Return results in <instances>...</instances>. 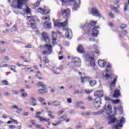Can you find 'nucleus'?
I'll return each instance as SVG.
<instances>
[{
    "mask_svg": "<svg viewBox=\"0 0 129 129\" xmlns=\"http://www.w3.org/2000/svg\"><path fill=\"white\" fill-rule=\"evenodd\" d=\"M25 88H26V89H31V85H25Z\"/></svg>",
    "mask_w": 129,
    "mask_h": 129,
    "instance_id": "50",
    "label": "nucleus"
},
{
    "mask_svg": "<svg viewBox=\"0 0 129 129\" xmlns=\"http://www.w3.org/2000/svg\"><path fill=\"white\" fill-rule=\"evenodd\" d=\"M77 0H60L62 3V6H66L68 3H74L76 2Z\"/></svg>",
    "mask_w": 129,
    "mask_h": 129,
    "instance_id": "21",
    "label": "nucleus"
},
{
    "mask_svg": "<svg viewBox=\"0 0 129 129\" xmlns=\"http://www.w3.org/2000/svg\"><path fill=\"white\" fill-rule=\"evenodd\" d=\"M17 31V26L15 25L11 29V32H16Z\"/></svg>",
    "mask_w": 129,
    "mask_h": 129,
    "instance_id": "39",
    "label": "nucleus"
},
{
    "mask_svg": "<svg viewBox=\"0 0 129 129\" xmlns=\"http://www.w3.org/2000/svg\"><path fill=\"white\" fill-rule=\"evenodd\" d=\"M38 92L40 93L41 94H44V93H46V92L45 91V90L40 89L38 90Z\"/></svg>",
    "mask_w": 129,
    "mask_h": 129,
    "instance_id": "35",
    "label": "nucleus"
},
{
    "mask_svg": "<svg viewBox=\"0 0 129 129\" xmlns=\"http://www.w3.org/2000/svg\"><path fill=\"white\" fill-rule=\"evenodd\" d=\"M37 85L39 86V87H42V88H44V89L47 87L45 84H43V83L41 82H38Z\"/></svg>",
    "mask_w": 129,
    "mask_h": 129,
    "instance_id": "25",
    "label": "nucleus"
},
{
    "mask_svg": "<svg viewBox=\"0 0 129 129\" xmlns=\"http://www.w3.org/2000/svg\"><path fill=\"white\" fill-rule=\"evenodd\" d=\"M119 99H116V100H112V102L114 103V104H117V103H119Z\"/></svg>",
    "mask_w": 129,
    "mask_h": 129,
    "instance_id": "37",
    "label": "nucleus"
},
{
    "mask_svg": "<svg viewBox=\"0 0 129 129\" xmlns=\"http://www.w3.org/2000/svg\"><path fill=\"white\" fill-rule=\"evenodd\" d=\"M9 127L10 129H14V128H16V126H15L14 125H10L9 126Z\"/></svg>",
    "mask_w": 129,
    "mask_h": 129,
    "instance_id": "48",
    "label": "nucleus"
},
{
    "mask_svg": "<svg viewBox=\"0 0 129 129\" xmlns=\"http://www.w3.org/2000/svg\"><path fill=\"white\" fill-rule=\"evenodd\" d=\"M128 4L127 3H125L124 4V10L123 12H126L127 11H128Z\"/></svg>",
    "mask_w": 129,
    "mask_h": 129,
    "instance_id": "28",
    "label": "nucleus"
},
{
    "mask_svg": "<svg viewBox=\"0 0 129 129\" xmlns=\"http://www.w3.org/2000/svg\"><path fill=\"white\" fill-rule=\"evenodd\" d=\"M31 100L32 101V103H35L37 101L36 99L34 98L33 97H31Z\"/></svg>",
    "mask_w": 129,
    "mask_h": 129,
    "instance_id": "49",
    "label": "nucleus"
},
{
    "mask_svg": "<svg viewBox=\"0 0 129 129\" xmlns=\"http://www.w3.org/2000/svg\"><path fill=\"white\" fill-rule=\"evenodd\" d=\"M42 37L45 43H50V38L47 36V34L45 32L42 33Z\"/></svg>",
    "mask_w": 129,
    "mask_h": 129,
    "instance_id": "13",
    "label": "nucleus"
},
{
    "mask_svg": "<svg viewBox=\"0 0 129 129\" xmlns=\"http://www.w3.org/2000/svg\"><path fill=\"white\" fill-rule=\"evenodd\" d=\"M127 26L125 24H122L120 27V29H121L122 30H123L124 29H125L126 28Z\"/></svg>",
    "mask_w": 129,
    "mask_h": 129,
    "instance_id": "43",
    "label": "nucleus"
},
{
    "mask_svg": "<svg viewBox=\"0 0 129 129\" xmlns=\"http://www.w3.org/2000/svg\"><path fill=\"white\" fill-rule=\"evenodd\" d=\"M91 14L95 17H99V18H100V14H99V11H98L96 8H92L91 11Z\"/></svg>",
    "mask_w": 129,
    "mask_h": 129,
    "instance_id": "9",
    "label": "nucleus"
},
{
    "mask_svg": "<svg viewBox=\"0 0 129 129\" xmlns=\"http://www.w3.org/2000/svg\"><path fill=\"white\" fill-rule=\"evenodd\" d=\"M70 9H67L66 10L61 9V13L63 16V17H66V18H69L70 17Z\"/></svg>",
    "mask_w": 129,
    "mask_h": 129,
    "instance_id": "7",
    "label": "nucleus"
},
{
    "mask_svg": "<svg viewBox=\"0 0 129 129\" xmlns=\"http://www.w3.org/2000/svg\"><path fill=\"white\" fill-rule=\"evenodd\" d=\"M44 47L46 48V50H48L47 51L49 52L48 55H51L53 52V49H52V45L45 44Z\"/></svg>",
    "mask_w": 129,
    "mask_h": 129,
    "instance_id": "14",
    "label": "nucleus"
},
{
    "mask_svg": "<svg viewBox=\"0 0 129 129\" xmlns=\"http://www.w3.org/2000/svg\"><path fill=\"white\" fill-rule=\"evenodd\" d=\"M18 108L17 105H14L11 107L12 109H18Z\"/></svg>",
    "mask_w": 129,
    "mask_h": 129,
    "instance_id": "52",
    "label": "nucleus"
},
{
    "mask_svg": "<svg viewBox=\"0 0 129 129\" xmlns=\"http://www.w3.org/2000/svg\"><path fill=\"white\" fill-rule=\"evenodd\" d=\"M66 118H67V116L66 115H63L62 117H60L59 118V119L61 120V121H64V120H65L66 119Z\"/></svg>",
    "mask_w": 129,
    "mask_h": 129,
    "instance_id": "34",
    "label": "nucleus"
},
{
    "mask_svg": "<svg viewBox=\"0 0 129 129\" xmlns=\"http://www.w3.org/2000/svg\"><path fill=\"white\" fill-rule=\"evenodd\" d=\"M98 64L100 67H101V68H103L106 66V62H105L104 60H99Z\"/></svg>",
    "mask_w": 129,
    "mask_h": 129,
    "instance_id": "15",
    "label": "nucleus"
},
{
    "mask_svg": "<svg viewBox=\"0 0 129 129\" xmlns=\"http://www.w3.org/2000/svg\"><path fill=\"white\" fill-rule=\"evenodd\" d=\"M97 29H99V27H95L92 29V31L93 32V33H92V36L93 37H97L98 34H99V31L97 30Z\"/></svg>",
    "mask_w": 129,
    "mask_h": 129,
    "instance_id": "12",
    "label": "nucleus"
},
{
    "mask_svg": "<svg viewBox=\"0 0 129 129\" xmlns=\"http://www.w3.org/2000/svg\"><path fill=\"white\" fill-rule=\"evenodd\" d=\"M51 23H49L48 22H44V26L45 28H46V29H50L51 27Z\"/></svg>",
    "mask_w": 129,
    "mask_h": 129,
    "instance_id": "24",
    "label": "nucleus"
},
{
    "mask_svg": "<svg viewBox=\"0 0 129 129\" xmlns=\"http://www.w3.org/2000/svg\"><path fill=\"white\" fill-rule=\"evenodd\" d=\"M77 51L80 54H83L84 53V49L81 45H79L77 48Z\"/></svg>",
    "mask_w": 129,
    "mask_h": 129,
    "instance_id": "22",
    "label": "nucleus"
},
{
    "mask_svg": "<svg viewBox=\"0 0 129 129\" xmlns=\"http://www.w3.org/2000/svg\"><path fill=\"white\" fill-rule=\"evenodd\" d=\"M25 12L26 13L27 15H30L31 14V9L29 7H27Z\"/></svg>",
    "mask_w": 129,
    "mask_h": 129,
    "instance_id": "32",
    "label": "nucleus"
},
{
    "mask_svg": "<svg viewBox=\"0 0 129 129\" xmlns=\"http://www.w3.org/2000/svg\"><path fill=\"white\" fill-rule=\"evenodd\" d=\"M81 104H83V101L77 102L76 103V105H77V107H79V106H80V105H81Z\"/></svg>",
    "mask_w": 129,
    "mask_h": 129,
    "instance_id": "38",
    "label": "nucleus"
},
{
    "mask_svg": "<svg viewBox=\"0 0 129 129\" xmlns=\"http://www.w3.org/2000/svg\"><path fill=\"white\" fill-rule=\"evenodd\" d=\"M97 24V21H92L89 24L88 23H86V24L82 27L84 30H90L91 29V27H94Z\"/></svg>",
    "mask_w": 129,
    "mask_h": 129,
    "instance_id": "3",
    "label": "nucleus"
},
{
    "mask_svg": "<svg viewBox=\"0 0 129 129\" xmlns=\"http://www.w3.org/2000/svg\"><path fill=\"white\" fill-rule=\"evenodd\" d=\"M40 121H41V122H43V121H49V119H46L45 118H43V117H40Z\"/></svg>",
    "mask_w": 129,
    "mask_h": 129,
    "instance_id": "33",
    "label": "nucleus"
},
{
    "mask_svg": "<svg viewBox=\"0 0 129 129\" xmlns=\"http://www.w3.org/2000/svg\"><path fill=\"white\" fill-rule=\"evenodd\" d=\"M35 125L36 128H41V127L42 126L41 125H39V124H35Z\"/></svg>",
    "mask_w": 129,
    "mask_h": 129,
    "instance_id": "57",
    "label": "nucleus"
},
{
    "mask_svg": "<svg viewBox=\"0 0 129 129\" xmlns=\"http://www.w3.org/2000/svg\"><path fill=\"white\" fill-rule=\"evenodd\" d=\"M80 4H81V1L80 0L78 1V3H76L74 6V8H73V10L74 11H77L78 9L80 8Z\"/></svg>",
    "mask_w": 129,
    "mask_h": 129,
    "instance_id": "17",
    "label": "nucleus"
},
{
    "mask_svg": "<svg viewBox=\"0 0 129 129\" xmlns=\"http://www.w3.org/2000/svg\"><path fill=\"white\" fill-rule=\"evenodd\" d=\"M74 60H77L76 61H74L73 63L76 64V66L77 67H80V62H81V60H80V58L75 57L74 58Z\"/></svg>",
    "mask_w": 129,
    "mask_h": 129,
    "instance_id": "18",
    "label": "nucleus"
},
{
    "mask_svg": "<svg viewBox=\"0 0 129 129\" xmlns=\"http://www.w3.org/2000/svg\"><path fill=\"white\" fill-rule=\"evenodd\" d=\"M67 102H68V103H72V99L71 98H68L67 99Z\"/></svg>",
    "mask_w": 129,
    "mask_h": 129,
    "instance_id": "51",
    "label": "nucleus"
},
{
    "mask_svg": "<svg viewBox=\"0 0 129 129\" xmlns=\"http://www.w3.org/2000/svg\"><path fill=\"white\" fill-rule=\"evenodd\" d=\"M119 6H118V5H117V7H115L114 6H113V7H112V9L113 10L114 12H115L116 13H117V14L119 13V10H117V9H118Z\"/></svg>",
    "mask_w": 129,
    "mask_h": 129,
    "instance_id": "29",
    "label": "nucleus"
},
{
    "mask_svg": "<svg viewBox=\"0 0 129 129\" xmlns=\"http://www.w3.org/2000/svg\"><path fill=\"white\" fill-rule=\"evenodd\" d=\"M31 122L32 124H33L34 125H36V121H35V120H32L31 121Z\"/></svg>",
    "mask_w": 129,
    "mask_h": 129,
    "instance_id": "61",
    "label": "nucleus"
},
{
    "mask_svg": "<svg viewBox=\"0 0 129 129\" xmlns=\"http://www.w3.org/2000/svg\"><path fill=\"white\" fill-rule=\"evenodd\" d=\"M105 100L106 101H111V102H112V99H111V98H109V97H105Z\"/></svg>",
    "mask_w": 129,
    "mask_h": 129,
    "instance_id": "41",
    "label": "nucleus"
},
{
    "mask_svg": "<svg viewBox=\"0 0 129 129\" xmlns=\"http://www.w3.org/2000/svg\"><path fill=\"white\" fill-rule=\"evenodd\" d=\"M17 110L18 111H16V112H17V113H20V111H22L23 110L20 108H17Z\"/></svg>",
    "mask_w": 129,
    "mask_h": 129,
    "instance_id": "58",
    "label": "nucleus"
},
{
    "mask_svg": "<svg viewBox=\"0 0 129 129\" xmlns=\"http://www.w3.org/2000/svg\"><path fill=\"white\" fill-rule=\"evenodd\" d=\"M16 68H17V67H16V66H14V65L10 66V69L11 71H13V72H15V73H17V70H16Z\"/></svg>",
    "mask_w": 129,
    "mask_h": 129,
    "instance_id": "27",
    "label": "nucleus"
},
{
    "mask_svg": "<svg viewBox=\"0 0 129 129\" xmlns=\"http://www.w3.org/2000/svg\"><path fill=\"white\" fill-rule=\"evenodd\" d=\"M60 103L59 101H54L51 103L52 106H59Z\"/></svg>",
    "mask_w": 129,
    "mask_h": 129,
    "instance_id": "26",
    "label": "nucleus"
},
{
    "mask_svg": "<svg viewBox=\"0 0 129 129\" xmlns=\"http://www.w3.org/2000/svg\"><path fill=\"white\" fill-rule=\"evenodd\" d=\"M85 59L87 61H89L90 65L92 67L95 66V61H94V58L91 57L89 54H85Z\"/></svg>",
    "mask_w": 129,
    "mask_h": 129,
    "instance_id": "4",
    "label": "nucleus"
},
{
    "mask_svg": "<svg viewBox=\"0 0 129 129\" xmlns=\"http://www.w3.org/2000/svg\"><path fill=\"white\" fill-rule=\"evenodd\" d=\"M65 112V110L64 109H62L61 111H59L58 112V115H61V114H62V113H63V112Z\"/></svg>",
    "mask_w": 129,
    "mask_h": 129,
    "instance_id": "46",
    "label": "nucleus"
},
{
    "mask_svg": "<svg viewBox=\"0 0 129 129\" xmlns=\"http://www.w3.org/2000/svg\"><path fill=\"white\" fill-rule=\"evenodd\" d=\"M113 97L114 98H118L120 96V90H116L114 91V94H113Z\"/></svg>",
    "mask_w": 129,
    "mask_h": 129,
    "instance_id": "16",
    "label": "nucleus"
},
{
    "mask_svg": "<svg viewBox=\"0 0 129 129\" xmlns=\"http://www.w3.org/2000/svg\"><path fill=\"white\" fill-rule=\"evenodd\" d=\"M39 6H40V2L38 1V2H36V4L35 7L36 8H38V7H39Z\"/></svg>",
    "mask_w": 129,
    "mask_h": 129,
    "instance_id": "59",
    "label": "nucleus"
},
{
    "mask_svg": "<svg viewBox=\"0 0 129 129\" xmlns=\"http://www.w3.org/2000/svg\"><path fill=\"white\" fill-rule=\"evenodd\" d=\"M28 0H17V5L12 4V7L14 9H18V10H22L23 8V5L27 4Z\"/></svg>",
    "mask_w": 129,
    "mask_h": 129,
    "instance_id": "2",
    "label": "nucleus"
},
{
    "mask_svg": "<svg viewBox=\"0 0 129 129\" xmlns=\"http://www.w3.org/2000/svg\"><path fill=\"white\" fill-rule=\"evenodd\" d=\"M38 11L39 12H42L43 13V15H48V14L50 13V10H48V9H42V8H39Z\"/></svg>",
    "mask_w": 129,
    "mask_h": 129,
    "instance_id": "20",
    "label": "nucleus"
},
{
    "mask_svg": "<svg viewBox=\"0 0 129 129\" xmlns=\"http://www.w3.org/2000/svg\"><path fill=\"white\" fill-rule=\"evenodd\" d=\"M43 62L44 64H47L49 63V62H50V60H49V59H48V58H47V57H43Z\"/></svg>",
    "mask_w": 129,
    "mask_h": 129,
    "instance_id": "31",
    "label": "nucleus"
},
{
    "mask_svg": "<svg viewBox=\"0 0 129 129\" xmlns=\"http://www.w3.org/2000/svg\"><path fill=\"white\" fill-rule=\"evenodd\" d=\"M39 101L40 102H44V101H45V99L44 98H40L39 99Z\"/></svg>",
    "mask_w": 129,
    "mask_h": 129,
    "instance_id": "47",
    "label": "nucleus"
},
{
    "mask_svg": "<svg viewBox=\"0 0 129 129\" xmlns=\"http://www.w3.org/2000/svg\"><path fill=\"white\" fill-rule=\"evenodd\" d=\"M8 31H9V29H6L5 30V31H3V33H4V34H6V33H8Z\"/></svg>",
    "mask_w": 129,
    "mask_h": 129,
    "instance_id": "63",
    "label": "nucleus"
},
{
    "mask_svg": "<svg viewBox=\"0 0 129 129\" xmlns=\"http://www.w3.org/2000/svg\"><path fill=\"white\" fill-rule=\"evenodd\" d=\"M89 84L90 85V86H94V85H95L96 84V81H90L89 82Z\"/></svg>",
    "mask_w": 129,
    "mask_h": 129,
    "instance_id": "30",
    "label": "nucleus"
},
{
    "mask_svg": "<svg viewBox=\"0 0 129 129\" xmlns=\"http://www.w3.org/2000/svg\"><path fill=\"white\" fill-rule=\"evenodd\" d=\"M67 24H68V20H66L65 21L62 23H60L58 21H55L54 27H58V28H61L62 27H66Z\"/></svg>",
    "mask_w": 129,
    "mask_h": 129,
    "instance_id": "5",
    "label": "nucleus"
},
{
    "mask_svg": "<svg viewBox=\"0 0 129 129\" xmlns=\"http://www.w3.org/2000/svg\"><path fill=\"white\" fill-rule=\"evenodd\" d=\"M122 32V33H123V34H127V31L126 30H124V31H121Z\"/></svg>",
    "mask_w": 129,
    "mask_h": 129,
    "instance_id": "62",
    "label": "nucleus"
},
{
    "mask_svg": "<svg viewBox=\"0 0 129 129\" xmlns=\"http://www.w3.org/2000/svg\"><path fill=\"white\" fill-rule=\"evenodd\" d=\"M63 65L60 66L59 67L56 68V69H58V70H62L63 68Z\"/></svg>",
    "mask_w": 129,
    "mask_h": 129,
    "instance_id": "55",
    "label": "nucleus"
},
{
    "mask_svg": "<svg viewBox=\"0 0 129 129\" xmlns=\"http://www.w3.org/2000/svg\"><path fill=\"white\" fill-rule=\"evenodd\" d=\"M12 93H13V94H14L15 95H18V94H19V93H20V92H19V91L13 90L12 91Z\"/></svg>",
    "mask_w": 129,
    "mask_h": 129,
    "instance_id": "42",
    "label": "nucleus"
},
{
    "mask_svg": "<svg viewBox=\"0 0 129 129\" xmlns=\"http://www.w3.org/2000/svg\"><path fill=\"white\" fill-rule=\"evenodd\" d=\"M52 35V44L55 45L56 44V41H57V33L55 32H51Z\"/></svg>",
    "mask_w": 129,
    "mask_h": 129,
    "instance_id": "10",
    "label": "nucleus"
},
{
    "mask_svg": "<svg viewBox=\"0 0 129 129\" xmlns=\"http://www.w3.org/2000/svg\"><path fill=\"white\" fill-rule=\"evenodd\" d=\"M10 119L11 120H13L14 121L15 124H18L19 123V122H18V121H17V120H15L12 118H10Z\"/></svg>",
    "mask_w": 129,
    "mask_h": 129,
    "instance_id": "44",
    "label": "nucleus"
},
{
    "mask_svg": "<svg viewBox=\"0 0 129 129\" xmlns=\"http://www.w3.org/2000/svg\"><path fill=\"white\" fill-rule=\"evenodd\" d=\"M49 51H47V50H44L43 51H42V54L43 55H49Z\"/></svg>",
    "mask_w": 129,
    "mask_h": 129,
    "instance_id": "45",
    "label": "nucleus"
},
{
    "mask_svg": "<svg viewBox=\"0 0 129 129\" xmlns=\"http://www.w3.org/2000/svg\"><path fill=\"white\" fill-rule=\"evenodd\" d=\"M106 112L107 114L109 115L111 113H112V108L111 107V105H108L106 108V105L104 106L103 109L98 111L97 112H94L92 113V115H99V114H102L104 112Z\"/></svg>",
    "mask_w": 129,
    "mask_h": 129,
    "instance_id": "1",
    "label": "nucleus"
},
{
    "mask_svg": "<svg viewBox=\"0 0 129 129\" xmlns=\"http://www.w3.org/2000/svg\"><path fill=\"white\" fill-rule=\"evenodd\" d=\"M2 83L3 84V85H9V82L7 80L2 81Z\"/></svg>",
    "mask_w": 129,
    "mask_h": 129,
    "instance_id": "36",
    "label": "nucleus"
},
{
    "mask_svg": "<svg viewBox=\"0 0 129 129\" xmlns=\"http://www.w3.org/2000/svg\"><path fill=\"white\" fill-rule=\"evenodd\" d=\"M28 95L26 93H23L21 94L22 97H26Z\"/></svg>",
    "mask_w": 129,
    "mask_h": 129,
    "instance_id": "56",
    "label": "nucleus"
},
{
    "mask_svg": "<svg viewBox=\"0 0 129 129\" xmlns=\"http://www.w3.org/2000/svg\"><path fill=\"white\" fill-rule=\"evenodd\" d=\"M63 56H62V55L59 56L58 57V59H59V60H63Z\"/></svg>",
    "mask_w": 129,
    "mask_h": 129,
    "instance_id": "64",
    "label": "nucleus"
},
{
    "mask_svg": "<svg viewBox=\"0 0 129 129\" xmlns=\"http://www.w3.org/2000/svg\"><path fill=\"white\" fill-rule=\"evenodd\" d=\"M109 16L110 17V18H114V15H113V14H112V13H109Z\"/></svg>",
    "mask_w": 129,
    "mask_h": 129,
    "instance_id": "60",
    "label": "nucleus"
},
{
    "mask_svg": "<svg viewBox=\"0 0 129 129\" xmlns=\"http://www.w3.org/2000/svg\"><path fill=\"white\" fill-rule=\"evenodd\" d=\"M117 80V78H115L113 81L110 84V90L111 91V93H112L114 90V87H115V83H116Z\"/></svg>",
    "mask_w": 129,
    "mask_h": 129,
    "instance_id": "8",
    "label": "nucleus"
},
{
    "mask_svg": "<svg viewBox=\"0 0 129 129\" xmlns=\"http://www.w3.org/2000/svg\"><path fill=\"white\" fill-rule=\"evenodd\" d=\"M81 78L82 83H84V82H86V81H87V80H90V78L87 76H85V77L81 76Z\"/></svg>",
    "mask_w": 129,
    "mask_h": 129,
    "instance_id": "23",
    "label": "nucleus"
},
{
    "mask_svg": "<svg viewBox=\"0 0 129 129\" xmlns=\"http://www.w3.org/2000/svg\"><path fill=\"white\" fill-rule=\"evenodd\" d=\"M30 25H31V28H32V29H33V30H35V29H36V24L35 23H31L30 24Z\"/></svg>",
    "mask_w": 129,
    "mask_h": 129,
    "instance_id": "40",
    "label": "nucleus"
},
{
    "mask_svg": "<svg viewBox=\"0 0 129 129\" xmlns=\"http://www.w3.org/2000/svg\"><path fill=\"white\" fill-rule=\"evenodd\" d=\"M4 95L5 96H9L11 95V94L8 92H6L4 93Z\"/></svg>",
    "mask_w": 129,
    "mask_h": 129,
    "instance_id": "54",
    "label": "nucleus"
},
{
    "mask_svg": "<svg viewBox=\"0 0 129 129\" xmlns=\"http://www.w3.org/2000/svg\"><path fill=\"white\" fill-rule=\"evenodd\" d=\"M100 104H101V98H96L94 102V107H95V108H99V107H100Z\"/></svg>",
    "mask_w": 129,
    "mask_h": 129,
    "instance_id": "6",
    "label": "nucleus"
},
{
    "mask_svg": "<svg viewBox=\"0 0 129 129\" xmlns=\"http://www.w3.org/2000/svg\"><path fill=\"white\" fill-rule=\"evenodd\" d=\"M94 96L96 97H103V93L101 91H97L95 93H94Z\"/></svg>",
    "mask_w": 129,
    "mask_h": 129,
    "instance_id": "19",
    "label": "nucleus"
},
{
    "mask_svg": "<svg viewBox=\"0 0 129 129\" xmlns=\"http://www.w3.org/2000/svg\"><path fill=\"white\" fill-rule=\"evenodd\" d=\"M65 37L66 38H67V39H71L72 38V31L71 29H68L67 30L65 33Z\"/></svg>",
    "mask_w": 129,
    "mask_h": 129,
    "instance_id": "11",
    "label": "nucleus"
},
{
    "mask_svg": "<svg viewBox=\"0 0 129 129\" xmlns=\"http://www.w3.org/2000/svg\"><path fill=\"white\" fill-rule=\"evenodd\" d=\"M48 115L50 117V118H54L55 117V115H52L51 114H48Z\"/></svg>",
    "mask_w": 129,
    "mask_h": 129,
    "instance_id": "53",
    "label": "nucleus"
}]
</instances>
